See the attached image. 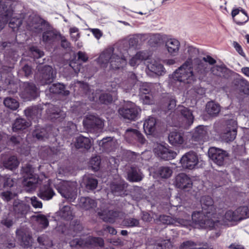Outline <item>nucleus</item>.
<instances>
[{"label": "nucleus", "instance_id": "obj_31", "mask_svg": "<svg viewBox=\"0 0 249 249\" xmlns=\"http://www.w3.org/2000/svg\"><path fill=\"white\" fill-rule=\"evenodd\" d=\"M24 113L29 119L36 122L41 116L42 109L38 106L30 107L24 110Z\"/></svg>", "mask_w": 249, "mask_h": 249}, {"label": "nucleus", "instance_id": "obj_58", "mask_svg": "<svg viewBox=\"0 0 249 249\" xmlns=\"http://www.w3.org/2000/svg\"><path fill=\"white\" fill-rule=\"evenodd\" d=\"M212 73L216 76L226 78L227 70L220 66H215L211 68Z\"/></svg>", "mask_w": 249, "mask_h": 249}, {"label": "nucleus", "instance_id": "obj_35", "mask_svg": "<svg viewBox=\"0 0 249 249\" xmlns=\"http://www.w3.org/2000/svg\"><path fill=\"white\" fill-rule=\"evenodd\" d=\"M49 90L51 93L64 96H68L70 93L69 90L66 89L65 85L60 83L53 84L49 88Z\"/></svg>", "mask_w": 249, "mask_h": 249}, {"label": "nucleus", "instance_id": "obj_11", "mask_svg": "<svg viewBox=\"0 0 249 249\" xmlns=\"http://www.w3.org/2000/svg\"><path fill=\"white\" fill-rule=\"evenodd\" d=\"M85 128L89 132H94L101 129L104 125L102 120L94 115H89L83 120Z\"/></svg>", "mask_w": 249, "mask_h": 249}, {"label": "nucleus", "instance_id": "obj_64", "mask_svg": "<svg viewBox=\"0 0 249 249\" xmlns=\"http://www.w3.org/2000/svg\"><path fill=\"white\" fill-rule=\"evenodd\" d=\"M235 84L240 85L241 89L244 91L245 90L244 87H247L248 90H249L248 93H249V83L246 80L243 78L237 79L235 80Z\"/></svg>", "mask_w": 249, "mask_h": 249}, {"label": "nucleus", "instance_id": "obj_4", "mask_svg": "<svg viewBox=\"0 0 249 249\" xmlns=\"http://www.w3.org/2000/svg\"><path fill=\"white\" fill-rule=\"evenodd\" d=\"M205 74H198L191 65L190 59L185 61L175 72L174 78L184 84H192L197 78H200Z\"/></svg>", "mask_w": 249, "mask_h": 249}, {"label": "nucleus", "instance_id": "obj_8", "mask_svg": "<svg viewBox=\"0 0 249 249\" xmlns=\"http://www.w3.org/2000/svg\"><path fill=\"white\" fill-rule=\"evenodd\" d=\"M69 244L71 247H85L92 245L95 246L103 247L104 245V241L101 237L89 236L86 241L80 238H74L69 241Z\"/></svg>", "mask_w": 249, "mask_h": 249}, {"label": "nucleus", "instance_id": "obj_25", "mask_svg": "<svg viewBox=\"0 0 249 249\" xmlns=\"http://www.w3.org/2000/svg\"><path fill=\"white\" fill-rule=\"evenodd\" d=\"M168 141L171 145L179 147L183 144L185 141L184 134L179 131L171 132L168 136Z\"/></svg>", "mask_w": 249, "mask_h": 249}, {"label": "nucleus", "instance_id": "obj_49", "mask_svg": "<svg viewBox=\"0 0 249 249\" xmlns=\"http://www.w3.org/2000/svg\"><path fill=\"white\" fill-rule=\"evenodd\" d=\"M157 86L156 84L153 83H143L140 88V96L145 94H150V92H154V88Z\"/></svg>", "mask_w": 249, "mask_h": 249}, {"label": "nucleus", "instance_id": "obj_15", "mask_svg": "<svg viewBox=\"0 0 249 249\" xmlns=\"http://www.w3.org/2000/svg\"><path fill=\"white\" fill-rule=\"evenodd\" d=\"M21 96L27 100L35 99L38 95V90L33 83L24 82L22 85Z\"/></svg>", "mask_w": 249, "mask_h": 249}, {"label": "nucleus", "instance_id": "obj_52", "mask_svg": "<svg viewBox=\"0 0 249 249\" xmlns=\"http://www.w3.org/2000/svg\"><path fill=\"white\" fill-rule=\"evenodd\" d=\"M37 241L41 248H48L53 245L52 241L46 234H42L37 238Z\"/></svg>", "mask_w": 249, "mask_h": 249}, {"label": "nucleus", "instance_id": "obj_39", "mask_svg": "<svg viewBox=\"0 0 249 249\" xmlns=\"http://www.w3.org/2000/svg\"><path fill=\"white\" fill-rule=\"evenodd\" d=\"M127 187V184L124 181H121L119 183L113 182L110 185V189L114 195L121 196L124 194V190Z\"/></svg>", "mask_w": 249, "mask_h": 249}, {"label": "nucleus", "instance_id": "obj_61", "mask_svg": "<svg viewBox=\"0 0 249 249\" xmlns=\"http://www.w3.org/2000/svg\"><path fill=\"white\" fill-rule=\"evenodd\" d=\"M100 162V158L98 156H96L91 159L89 164L93 170L97 171L99 168Z\"/></svg>", "mask_w": 249, "mask_h": 249}, {"label": "nucleus", "instance_id": "obj_48", "mask_svg": "<svg viewBox=\"0 0 249 249\" xmlns=\"http://www.w3.org/2000/svg\"><path fill=\"white\" fill-rule=\"evenodd\" d=\"M84 184L87 190L95 189L98 184L97 180L90 176H86L84 178Z\"/></svg>", "mask_w": 249, "mask_h": 249}, {"label": "nucleus", "instance_id": "obj_62", "mask_svg": "<svg viewBox=\"0 0 249 249\" xmlns=\"http://www.w3.org/2000/svg\"><path fill=\"white\" fill-rule=\"evenodd\" d=\"M225 217L228 221H239V218L235 213V211H228L225 213Z\"/></svg>", "mask_w": 249, "mask_h": 249}, {"label": "nucleus", "instance_id": "obj_30", "mask_svg": "<svg viewBox=\"0 0 249 249\" xmlns=\"http://www.w3.org/2000/svg\"><path fill=\"white\" fill-rule=\"evenodd\" d=\"M119 212L117 211H105L103 212H98V215L105 222L113 223L115 219L119 216Z\"/></svg>", "mask_w": 249, "mask_h": 249}, {"label": "nucleus", "instance_id": "obj_27", "mask_svg": "<svg viewBox=\"0 0 249 249\" xmlns=\"http://www.w3.org/2000/svg\"><path fill=\"white\" fill-rule=\"evenodd\" d=\"M180 42L177 39L170 38L165 42V47L168 53L173 56L178 55L180 49Z\"/></svg>", "mask_w": 249, "mask_h": 249}, {"label": "nucleus", "instance_id": "obj_34", "mask_svg": "<svg viewBox=\"0 0 249 249\" xmlns=\"http://www.w3.org/2000/svg\"><path fill=\"white\" fill-rule=\"evenodd\" d=\"M178 111L183 117V121L188 126H190L194 122L192 112L187 107L181 106L178 107Z\"/></svg>", "mask_w": 249, "mask_h": 249}, {"label": "nucleus", "instance_id": "obj_56", "mask_svg": "<svg viewBox=\"0 0 249 249\" xmlns=\"http://www.w3.org/2000/svg\"><path fill=\"white\" fill-rule=\"evenodd\" d=\"M248 211V207H245V206L239 207L235 210V213L239 218V221L249 217V212Z\"/></svg>", "mask_w": 249, "mask_h": 249}, {"label": "nucleus", "instance_id": "obj_18", "mask_svg": "<svg viewBox=\"0 0 249 249\" xmlns=\"http://www.w3.org/2000/svg\"><path fill=\"white\" fill-rule=\"evenodd\" d=\"M55 192L51 186V182L48 180L41 185L37 194V196L44 200H49L55 195Z\"/></svg>", "mask_w": 249, "mask_h": 249}, {"label": "nucleus", "instance_id": "obj_51", "mask_svg": "<svg viewBox=\"0 0 249 249\" xmlns=\"http://www.w3.org/2000/svg\"><path fill=\"white\" fill-rule=\"evenodd\" d=\"M33 136L38 140H44L48 138L49 134L46 129L37 127L33 132Z\"/></svg>", "mask_w": 249, "mask_h": 249}, {"label": "nucleus", "instance_id": "obj_63", "mask_svg": "<svg viewBox=\"0 0 249 249\" xmlns=\"http://www.w3.org/2000/svg\"><path fill=\"white\" fill-rule=\"evenodd\" d=\"M22 171L23 178L24 176H30L35 175L33 168L30 164H26L25 166L23 167Z\"/></svg>", "mask_w": 249, "mask_h": 249}, {"label": "nucleus", "instance_id": "obj_24", "mask_svg": "<svg viewBox=\"0 0 249 249\" xmlns=\"http://www.w3.org/2000/svg\"><path fill=\"white\" fill-rule=\"evenodd\" d=\"M175 184L178 188L186 189L192 187V181L186 174L180 173L176 176Z\"/></svg>", "mask_w": 249, "mask_h": 249}, {"label": "nucleus", "instance_id": "obj_60", "mask_svg": "<svg viewBox=\"0 0 249 249\" xmlns=\"http://www.w3.org/2000/svg\"><path fill=\"white\" fill-rule=\"evenodd\" d=\"M100 102L102 104H108L113 101L112 96L109 93H102L99 97Z\"/></svg>", "mask_w": 249, "mask_h": 249}, {"label": "nucleus", "instance_id": "obj_1", "mask_svg": "<svg viewBox=\"0 0 249 249\" xmlns=\"http://www.w3.org/2000/svg\"><path fill=\"white\" fill-rule=\"evenodd\" d=\"M117 51L113 47H108L104 50L97 58L98 63L103 67H107L109 64L112 70L123 68L126 64V53L118 46Z\"/></svg>", "mask_w": 249, "mask_h": 249}, {"label": "nucleus", "instance_id": "obj_16", "mask_svg": "<svg viewBox=\"0 0 249 249\" xmlns=\"http://www.w3.org/2000/svg\"><path fill=\"white\" fill-rule=\"evenodd\" d=\"M30 206L20 200H15L12 207V213L17 218L24 217L30 211Z\"/></svg>", "mask_w": 249, "mask_h": 249}, {"label": "nucleus", "instance_id": "obj_32", "mask_svg": "<svg viewBox=\"0 0 249 249\" xmlns=\"http://www.w3.org/2000/svg\"><path fill=\"white\" fill-rule=\"evenodd\" d=\"M205 110L210 116L216 117L218 115L221 110V107L218 103L213 101H210L207 103Z\"/></svg>", "mask_w": 249, "mask_h": 249}, {"label": "nucleus", "instance_id": "obj_17", "mask_svg": "<svg viewBox=\"0 0 249 249\" xmlns=\"http://www.w3.org/2000/svg\"><path fill=\"white\" fill-rule=\"evenodd\" d=\"M180 162L184 168L193 169L198 163L197 156L194 152H189L182 156Z\"/></svg>", "mask_w": 249, "mask_h": 249}, {"label": "nucleus", "instance_id": "obj_41", "mask_svg": "<svg viewBox=\"0 0 249 249\" xmlns=\"http://www.w3.org/2000/svg\"><path fill=\"white\" fill-rule=\"evenodd\" d=\"M100 146L107 152H109L113 150L116 146L114 142L110 137L103 138L99 143Z\"/></svg>", "mask_w": 249, "mask_h": 249}, {"label": "nucleus", "instance_id": "obj_54", "mask_svg": "<svg viewBox=\"0 0 249 249\" xmlns=\"http://www.w3.org/2000/svg\"><path fill=\"white\" fill-rule=\"evenodd\" d=\"M140 220L133 217H128L124 219L122 222V225L128 228L140 227Z\"/></svg>", "mask_w": 249, "mask_h": 249}, {"label": "nucleus", "instance_id": "obj_2", "mask_svg": "<svg viewBox=\"0 0 249 249\" xmlns=\"http://www.w3.org/2000/svg\"><path fill=\"white\" fill-rule=\"evenodd\" d=\"M187 52L185 53L188 57L186 61L190 59L191 65L194 66V70L198 74H206L209 71L210 65L216 63V60L210 55L203 57L202 59L197 57L199 54L198 50L193 46H188L186 48Z\"/></svg>", "mask_w": 249, "mask_h": 249}, {"label": "nucleus", "instance_id": "obj_59", "mask_svg": "<svg viewBox=\"0 0 249 249\" xmlns=\"http://www.w3.org/2000/svg\"><path fill=\"white\" fill-rule=\"evenodd\" d=\"M56 36V34L53 31H46L42 36V40L44 42L49 43L53 41Z\"/></svg>", "mask_w": 249, "mask_h": 249}, {"label": "nucleus", "instance_id": "obj_50", "mask_svg": "<svg viewBox=\"0 0 249 249\" xmlns=\"http://www.w3.org/2000/svg\"><path fill=\"white\" fill-rule=\"evenodd\" d=\"M157 175L162 178H170L172 173V169L168 166H160L157 171Z\"/></svg>", "mask_w": 249, "mask_h": 249}, {"label": "nucleus", "instance_id": "obj_45", "mask_svg": "<svg viewBox=\"0 0 249 249\" xmlns=\"http://www.w3.org/2000/svg\"><path fill=\"white\" fill-rule=\"evenodd\" d=\"M3 164L6 168L12 170L18 166L19 161L16 157L13 156L4 160Z\"/></svg>", "mask_w": 249, "mask_h": 249}, {"label": "nucleus", "instance_id": "obj_13", "mask_svg": "<svg viewBox=\"0 0 249 249\" xmlns=\"http://www.w3.org/2000/svg\"><path fill=\"white\" fill-rule=\"evenodd\" d=\"M160 222L164 224L173 225L176 226H187L190 223V216L185 214L184 218H172L170 216L162 215L159 217Z\"/></svg>", "mask_w": 249, "mask_h": 249}, {"label": "nucleus", "instance_id": "obj_14", "mask_svg": "<svg viewBox=\"0 0 249 249\" xmlns=\"http://www.w3.org/2000/svg\"><path fill=\"white\" fill-rule=\"evenodd\" d=\"M208 155L209 158L218 166L224 164L225 159L228 156L225 151L214 147L209 148Z\"/></svg>", "mask_w": 249, "mask_h": 249}, {"label": "nucleus", "instance_id": "obj_29", "mask_svg": "<svg viewBox=\"0 0 249 249\" xmlns=\"http://www.w3.org/2000/svg\"><path fill=\"white\" fill-rule=\"evenodd\" d=\"M92 145L91 140L87 137L81 135L76 137L74 142V146L77 149L89 150Z\"/></svg>", "mask_w": 249, "mask_h": 249}, {"label": "nucleus", "instance_id": "obj_53", "mask_svg": "<svg viewBox=\"0 0 249 249\" xmlns=\"http://www.w3.org/2000/svg\"><path fill=\"white\" fill-rule=\"evenodd\" d=\"M14 14L9 17L8 21L10 19L9 26L13 31L18 30L22 24V19L21 18H18L17 16L12 17Z\"/></svg>", "mask_w": 249, "mask_h": 249}, {"label": "nucleus", "instance_id": "obj_57", "mask_svg": "<svg viewBox=\"0 0 249 249\" xmlns=\"http://www.w3.org/2000/svg\"><path fill=\"white\" fill-rule=\"evenodd\" d=\"M3 104L6 107L12 110H16L19 107L18 102L11 97L6 98L3 101Z\"/></svg>", "mask_w": 249, "mask_h": 249}, {"label": "nucleus", "instance_id": "obj_3", "mask_svg": "<svg viewBox=\"0 0 249 249\" xmlns=\"http://www.w3.org/2000/svg\"><path fill=\"white\" fill-rule=\"evenodd\" d=\"M215 215H210L209 213H205L202 209L201 211L194 212L192 214V219L196 225L201 228L216 230L219 222L218 220L215 219ZM220 233L219 230H216L212 231L211 235L213 238H216L219 236Z\"/></svg>", "mask_w": 249, "mask_h": 249}, {"label": "nucleus", "instance_id": "obj_37", "mask_svg": "<svg viewBox=\"0 0 249 249\" xmlns=\"http://www.w3.org/2000/svg\"><path fill=\"white\" fill-rule=\"evenodd\" d=\"M23 178V184L24 186L28 188L27 189V191L28 192H31L34 190L36 187V184L38 180V178L35 175L30 176H24Z\"/></svg>", "mask_w": 249, "mask_h": 249}, {"label": "nucleus", "instance_id": "obj_40", "mask_svg": "<svg viewBox=\"0 0 249 249\" xmlns=\"http://www.w3.org/2000/svg\"><path fill=\"white\" fill-rule=\"evenodd\" d=\"M17 218V217H15L14 214L11 212L7 213H5L1 218V224L7 228H10L15 223Z\"/></svg>", "mask_w": 249, "mask_h": 249}, {"label": "nucleus", "instance_id": "obj_23", "mask_svg": "<svg viewBox=\"0 0 249 249\" xmlns=\"http://www.w3.org/2000/svg\"><path fill=\"white\" fill-rule=\"evenodd\" d=\"M139 39L140 37L138 36H133L130 38L128 41L123 40L120 42L117 46L121 48L126 53L129 54V51L131 49H135L138 46Z\"/></svg>", "mask_w": 249, "mask_h": 249}, {"label": "nucleus", "instance_id": "obj_21", "mask_svg": "<svg viewBox=\"0 0 249 249\" xmlns=\"http://www.w3.org/2000/svg\"><path fill=\"white\" fill-rule=\"evenodd\" d=\"M224 133L223 134V138L227 142H231L234 140L237 134V124L235 121L231 120L227 124Z\"/></svg>", "mask_w": 249, "mask_h": 249}, {"label": "nucleus", "instance_id": "obj_36", "mask_svg": "<svg viewBox=\"0 0 249 249\" xmlns=\"http://www.w3.org/2000/svg\"><path fill=\"white\" fill-rule=\"evenodd\" d=\"M18 238L20 241L21 246L24 248H28L32 246L33 243L32 237L28 234L19 231L17 232Z\"/></svg>", "mask_w": 249, "mask_h": 249}, {"label": "nucleus", "instance_id": "obj_19", "mask_svg": "<svg viewBox=\"0 0 249 249\" xmlns=\"http://www.w3.org/2000/svg\"><path fill=\"white\" fill-rule=\"evenodd\" d=\"M124 137L126 141L129 143H135L138 142L141 144H143L145 142L142 134L135 129H127L125 132Z\"/></svg>", "mask_w": 249, "mask_h": 249}, {"label": "nucleus", "instance_id": "obj_46", "mask_svg": "<svg viewBox=\"0 0 249 249\" xmlns=\"http://www.w3.org/2000/svg\"><path fill=\"white\" fill-rule=\"evenodd\" d=\"M30 125V123L26 121L24 119L18 118L13 125L14 131L25 129Z\"/></svg>", "mask_w": 249, "mask_h": 249}, {"label": "nucleus", "instance_id": "obj_7", "mask_svg": "<svg viewBox=\"0 0 249 249\" xmlns=\"http://www.w3.org/2000/svg\"><path fill=\"white\" fill-rule=\"evenodd\" d=\"M27 24L29 29L36 33L45 31L49 26L48 22L36 15L30 16Z\"/></svg>", "mask_w": 249, "mask_h": 249}, {"label": "nucleus", "instance_id": "obj_47", "mask_svg": "<svg viewBox=\"0 0 249 249\" xmlns=\"http://www.w3.org/2000/svg\"><path fill=\"white\" fill-rule=\"evenodd\" d=\"M83 229L82 225L79 222H72L70 225V229L69 230L68 233V236L74 237L77 234H78Z\"/></svg>", "mask_w": 249, "mask_h": 249}, {"label": "nucleus", "instance_id": "obj_12", "mask_svg": "<svg viewBox=\"0 0 249 249\" xmlns=\"http://www.w3.org/2000/svg\"><path fill=\"white\" fill-rule=\"evenodd\" d=\"M153 151L157 157L165 160L173 159L177 156L176 152L159 143L155 145Z\"/></svg>", "mask_w": 249, "mask_h": 249}, {"label": "nucleus", "instance_id": "obj_43", "mask_svg": "<svg viewBox=\"0 0 249 249\" xmlns=\"http://www.w3.org/2000/svg\"><path fill=\"white\" fill-rule=\"evenodd\" d=\"M58 214L61 218L66 220L72 219L74 216L69 205H65L60 208Z\"/></svg>", "mask_w": 249, "mask_h": 249}, {"label": "nucleus", "instance_id": "obj_44", "mask_svg": "<svg viewBox=\"0 0 249 249\" xmlns=\"http://www.w3.org/2000/svg\"><path fill=\"white\" fill-rule=\"evenodd\" d=\"M208 131L206 127L199 126L196 128L193 137L197 140H207L208 138Z\"/></svg>", "mask_w": 249, "mask_h": 249}, {"label": "nucleus", "instance_id": "obj_26", "mask_svg": "<svg viewBox=\"0 0 249 249\" xmlns=\"http://www.w3.org/2000/svg\"><path fill=\"white\" fill-rule=\"evenodd\" d=\"M47 113L49 117L52 120L54 119L61 121L66 117V113L61 110L59 108L53 105H49Z\"/></svg>", "mask_w": 249, "mask_h": 249}, {"label": "nucleus", "instance_id": "obj_6", "mask_svg": "<svg viewBox=\"0 0 249 249\" xmlns=\"http://www.w3.org/2000/svg\"><path fill=\"white\" fill-rule=\"evenodd\" d=\"M55 187L61 195L70 201H73L77 196V188L75 182L60 181L55 184Z\"/></svg>", "mask_w": 249, "mask_h": 249}, {"label": "nucleus", "instance_id": "obj_22", "mask_svg": "<svg viewBox=\"0 0 249 249\" xmlns=\"http://www.w3.org/2000/svg\"><path fill=\"white\" fill-rule=\"evenodd\" d=\"M202 209L205 213H208L210 215H216V209L213 205L212 198L209 196H203L200 199Z\"/></svg>", "mask_w": 249, "mask_h": 249}, {"label": "nucleus", "instance_id": "obj_10", "mask_svg": "<svg viewBox=\"0 0 249 249\" xmlns=\"http://www.w3.org/2000/svg\"><path fill=\"white\" fill-rule=\"evenodd\" d=\"M12 14L11 1L8 0H0V30L4 27Z\"/></svg>", "mask_w": 249, "mask_h": 249}, {"label": "nucleus", "instance_id": "obj_55", "mask_svg": "<svg viewBox=\"0 0 249 249\" xmlns=\"http://www.w3.org/2000/svg\"><path fill=\"white\" fill-rule=\"evenodd\" d=\"M32 217L36 221L41 228L45 229L48 226L49 221L45 215L39 214L34 215Z\"/></svg>", "mask_w": 249, "mask_h": 249}, {"label": "nucleus", "instance_id": "obj_28", "mask_svg": "<svg viewBox=\"0 0 249 249\" xmlns=\"http://www.w3.org/2000/svg\"><path fill=\"white\" fill-rule=\"evenodd\" d=\"M147 68L148 70L157 75H163L166 71L163 66L155 60H151L147 62Z\"/></svg>", "mask_w": 249, "mask_h": 249}, {"label": "nucleus", "instance_id": "obj_5", "mask_svg": "<svg viewBox=\"0 0 249 249\" xmlns=\"http://www.w3.org/2000/svg\"><path fill=\"white\" fill-rule=\"evenodd\" d=\"M39 65L37 66V72L36 74V79L41 85H45L52 83L56 77V71L49 65L42 66L43 62H36Z\"/></svg>", "mask_w": 249, "mask_h": 249}, {"label": "nucleus", "instance_id": "obj_42", "mask_svg": "<svg viewBox=\"0 0 249 249\" xmlns=\"http://www.w3.org/2000/svg\"><path fill=\"white\" fill-rule=\"evenodd\" d=\"M79 205L82 208L88 210L95 208L97 204L94 200L89 197H81Z\"/></svg>", "mask_w": 249, "mask_h": 249}, {"label": "nucleus", "instance_id": "obj_9", "mask_svg": "<svg viewBox=\"0 0 249 249\" xmlns=\"http://www.w3.org/2000/svg\"><path fill=\"white\" fill-rule=\"evenodd\" d=\"M141 111V109L134 104L129 103L120 108L118 112L124 119L135 120L138 118Z\"/></svg>", "mask_w": 249, "mask_h": 249}, {"label": "nucleus", "instance_id": "obj_20", "mask_svg": "<svg viewBox=\"0 0 249 249\" xmlns=\"http://www.w3.org/2000/svg\"><path fill=\"white\" fill-rule=\"evenodd\" d=\"M231 15L233 20L239 25L244 24L249 20L248 14L241 7L233 9Z\"/></svg>", "mask_w": 249, "mask_h": 249}, {"label": "nucleus", "instance_id": "obj_38", "mask_svg": "<svg viewBox=\"0 0 249 249\" xmlns=\"http://www.w3.org/2000/svg\"><path fill=\"white\" fill-rule=\"evenodd\" d=\"M156 120L154 117H149L143 124V129L147 135L152 134L156 129Z\"/></svg>", "mask_w": 249, "mask_h": 249}, {"label": "nucleus", "instance_id": "obj_33", "mask_svg": "<svg viewBox=\"0 0 249 249\" xmlns=\"http://www.w3.org/2000/svg\"><path fill=\"white\" fill-rule=\"evenodd\" d=\"M127 178L132 182L141 181L142 178V174L136 167L131 166L127 171Z\"/></svg>", "mask_w": 249, "mask_h": 249}]
</instances>
